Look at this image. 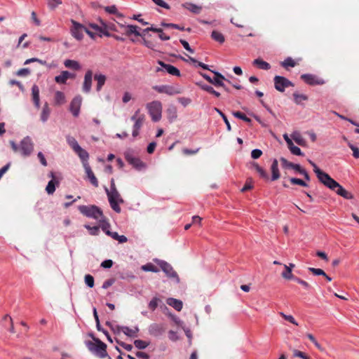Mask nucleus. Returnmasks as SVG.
<instances>
[{
    "mask_svg": "<svg viewBox=\"0 0 359 359\" xmlns=\"http://www.w3.org/2000/svg\"><path fill=\"white\" fill-rule=\"evenodd\" d=\"M92 78L93 72L91 70H88L84 76V81L83 83V91L84 93H89L92 86Z\"/></svg>",
    "mask_w": 359,
    "mask_h": 359,
    "instance_id": "nucleus-18",
    "label": "nucleus"
},
{
    "mask_svg": "<svg viewBox=\"0 0 359 359\" xmlns=\"http://www.w3.org/2000/svg\"><path fill=\"white\" fill-rule=\"evenodd\" d=\"M281 66L285 69L288 67H294L297 65V62L290 57H287L281 62Z\"/></svg>",
    "mask_w": 359,
    "mask_h": 359,
    "instance_id": "nucleus-39",
    "label": "nucleus"
},
{
    "mask_svg": "<svg viewBox=\"0 0 359 359\" xmlns=\"http://www.w3.org/2000/svg\"><path fill=\"white\" fill-rule=\"evenodd\" d=\"M62 4L61 0H50L48 2L49 8L52 10L55 9L57 6Z\"/></svg>",
    "mask_w": 359,
    "mask_h": 359,
    "instance_id": "nucleus-59",
    "label": "nucleus"
},
{
    "mask_svg": "<svg viewBox=\"0 0 359 359\" xmlns=\"http://www.w3.org/2000/svg\"><path fill=\"white\" fill-rule=\"evenodd\" d=\"M84 227L90 231L91 235H97L100 231L99 226H97L91 227L90 225L86 224Z\"/></svg>",
    "mask_w": 359,
    "mask_h": 359,
    "instance_id": "nucleus-54",
    "label": "nucleus"
},
{
    "mask_svg": "<svg viewBox=\"0 0 359 359\" xmlns=\"http://www.w3.org/2000/svg\"><path fill=\"white\" fill-rule=\"evenodd\" d=\"M310 164L313 168V171L316 174L318 179L319 181L325 184L329 179L331 177L326 172L322 171L320 169L318 168V167L316 165V163H314L313 161H309Z\"/></svg>",
    "mask_w": 359,
    "mask_h": 359,
    "instance_id": "nucleus-14",
    "label": "nucleus"
},
{
    "mask_svg": "<svg viewBox=\"0 0 359 359\" xmlns=\"http://www.w3.org/2000/svg\"><path fill=\"white\" fill-rule=\"evenodd\" d=\"M348 147L353 151V156L355 158H359V149L352 144L351 142L348 143Z\"/></svg>",
    "mask_w": 359,
    "mask_h": 359,
    "instance_id": "nucleus-58",
    "label": "nucleus"
},
{
    "mask_svg": "<svg viewBox=\"0 0 359 359\" xmlns=\"http://www.w3.org/2000/svg\"><path fill=\"white\" fill-rule=\"evenodd\" d=\"M201 88L210 94L214 95L215 97H219L220 96V93L213 89V88L208 85H202Z\"/></svg>",
    "mask_w": 359,
    "mask_h": 359,
    "instance_id": "nucleus-43",
    "label": "nucleus"
},
{
    "mask_svg": "<svg viewBox=\"0 0 359 359\" xmlns=\"http://www.w3.org/2000/svg\"><path fill=\"white\" fill-rule=\"evenodd\" d=\"M189 60L194 64H197V66L202 67L204 69L209 70V67L208 65H205L201 62L197 61L195 58L189 56Z\"/></svg>",
    "mask_w": 359,
    "mask_h": 359,
    "instance_id": "nucleus-55",
    "label": "nucleus"
},
{
    "mask_svg": "<svg viewBox=\"0 0 359 359\" xmlns=\"http://www.w3.org/2000/svg\"><path fill=\"white\" fill-rule=\"evenodd\" d=\"M74 152L79 156L83 167H85V165L88 164L89 154L85 149L80 147Z\"/></svg>",
    "mask_w": 359,
    "mask_h": 359,
    "instance_id": "nucleus-24",
    "label": "nucleus"
},
{
    "mask_svg": "<svg viewBox=\"0 0 359 359\" xmlns=\"http://www.w3.org/2000/svg\"><path fill=\"white\" fill-rule=\"evenodd\" d=\"M82 102V97L80 95L76 96L71 102L69 109L73 116L76 117L80 112V108Z\"/></svg>",
    "mask_w": 359,
    "mask_h": 359,
    "instance_id": "nucleus-13",
    "label": "nucleus"
},
{
    "mask_svg": "<svg viewBox=\"0 0 359 359\" xmlns=\"http://www.w3.org/2000/svg\"><path fill=\"white\" fill-rule=\"evenodd\" d=\"M79 210L81 214L87 217H91L95 219H100L103 217L102 211L100 208L95 205H80Z\"/></svg>",
    "mask_w": 359,
    "mask_h": 359,
    "instance_id": "nucleus-2",
    "label": "nucleus"
},
{
    "mask_svg": "<svg viewBox=\"0 0 359 359\" xmlns=\"http://www.w3.org/2000/svg\"><path fill=\"white\" fill-rule=\"evenodd\" d=\"M34 149V144L29 137H25L20 142V151L24 156H29Z\"/></svg>",
    "mask_w": 359,
    "mask_h": 359,
    "instance_id": "nucleus-7",
    "label": "nucleus"
},
{
    "mask_svg": "<svg viewBox=\"0 0 359 359\" xmlns=\"http://www.w3.org/2000/svg\"><path fill=\"white\" fill-rule=\"evenodd\" d=\"M75 74L68 71H62L61 74L55 78V82L57 83L65 84L68 79H74Z\"/></svg>",
    "mask_w": 359,
    "mask_h": 359,
    "instance_id": "nucleus-20",
    "label": "nucleus"
},
{
    "mask_svg": "<svg viewBox=\"0 0 359 359\" xmlns=\"http://www.w3.org/2000/svg\"><path fill=\"white\" fill-rule=\"evenodd\" d=\"M30 74V70L28 68H22L16 72V75L19 76H26Z\"/></svg>",
    "mask_w": 359,
    "mask_h": 359,
    "instance_id": "nucleus-61",
    "label": "nucleus"
},
{
    "mask_svg": "<svg viewBox=\"0 0 359 359\" xmlns=\"http://www.w3.org/2000/svg\"><path fill=\"white\" fill-rule=\"evenodd\" d=\"M95 79L97 81V90L100 91L105 83L106 76L103 74H95Z\"/></svg>",
    "mask_w": 359,
    "mask_h": 359,
    "instance_id": "nucleus-35",
    "label": "nucleus"
},
{
    "mask_svg": "<svg viewBox=\"0 0 359 359\" xmlns=\"http://www.w3.org/2000/svg\"><path fill=\"white\" fill-rule=\"evenodd\" d=\"M116 330L118 332H123L126 336H128L129 337H137V333L139 332L138 327H135L134 328H130L126 326H117Z\"/></svg>",
    "mask_w": 359,
    "mask_h": 359,
    "instance_id": "nucleus-17",
    "label": "nucleus"
},
{
    "mask_svg": "<svg viewBox=\"0 0 359 359\" xmlns=\"http://www.w3.org/2000/svg\"><path fill=\"white\" fill-rule=\"evenodd\" d=\"M67 142L71 148L74 150V151L80 147L76 139L72 136L67 137Z\"/></svg>",
    "mask_w": 359,
    "mask_h": 359,
    "instance_id": "nucleus-40",
    "label": "nucleus"
},
{
    "mask_svg": "<svg viewBox=\"0 0 359 359\" xmlns=\"http://www.w3.org/2000/svg\"><path fill=\"white\" fill-rule=\"evenodd\" d=\"M54 101L56 105L63 104L66 102L65 94L61 91H57L55 93Z\"/></svg>",
    "mask_w": 359,
    "mask_h": 359,
    "instance_id": "nucleus-32",
    "label": "nucleus"
},
{
    "mask_svg": "<svg viewBox=\"0 0 359 359\" xmlns=\"http://www.w3.org/2000/svg\"><path fill=\"white\" fill-rule=\"evenodd\" d=\"M149 343L141 339H136L134 341V345L138 349H144L149 346Z\"/></svg>",
    "mask_w": 359,
    "mask_h": 359,
    "instance_id": "nucleus-42",
    "label": "nucleus"
},
{
    "mask_svg": "<svg viewBox=\"0 0 359 359\" xmlns=\"http://www.w3.org/2000/svg\"><path fill=\"white\" fill-rule=\"evenodd\" d=\"M158 65H160L162 67H163L168 74H171V75H173V76H180V70L176 68L175 67L171 65H169V64H165V62L161 61V60H158Z\"/></svg>",
    "mask_w": 359,
    "mask_h": 359,
    "instance_id": "nucleus-21",
    "label": "nucleus"
},
{
    "mask_svg": "<svg viewBox=\"0 0 359 359\" xmlns=\"http://www.w3.org/2000/svg\"><path fill=\"white\" fill-rule=\"evenodd\" d=\"M180 42L187 51H189L191 53H194V50L190 47L189 43L187 41L184 39H180Z\"/></svg>",
    "mask_w": 359,
    "mask_h": 359,
    "instance_id": "nucleus-62",
    "label": "nucleus"
},
{
    "mask_svg": "<svg viewBox=\"0 0 359 359\" xmlns=\"http://www.w3.org/2000/svg\"><path fill=\"white\" fill-rule=\"evenodd\" d=\"M124 27L126 29L125 32H126V34L127 36H130L131 34H134L137 36H142L143 35L138 31L139 27L136 25H127Z\"/></svg>",
    "mask_w": 359,
    "mask_h": 359,
    "instance_id": "nucleus-27",
    "label": "nucleus"
},
{
    "mask_svg": "<svg viewBox=\"0 0 359 359\" xmlns=\"http://www.w3.org/2000/svg\"><path fill=\"white\" fill-rule=\"evenodd\" d=\"M183 6L191 13L198 14L202 11V7L191 3H185Z\"/></svg>",
    "mask_w": 359,
    "mask_h": 359,
    "instance_id": "nucleus-30",
    "label": "nucleus"
},
{
    "mask_svg": "<svg viewBox=\"0 0 359 359\" xmlns=\"http://www.w3.org/2000/svg\"><path fill=\"white\" fill-rule=\"evenodd\" d=\"M273 81L274 87L279 92H284L286 88L294 86V84L284 76H276Z\"/></svg>",
    "mask_w": 359,
    "mask_h": 359,
    "instance_id": "nucleus-6",
    "label": "nucleus"
},
{
    "mask_svg": "<svg viewBox=\"0 0 359 359\" xmlns=\"http://www.w3.org/2000/svg\"><path fill=\"white\" fill-rule=\"evenodd\" d=\"M167 304L173 307L177 311H180L183 306L182 301L172 297L167 299Z\"/></svg>",
    "mask_w": 359,
    "mask_h": 359,
    "instance_id": "nucleus-28",
    "label": "nucleus"
},
{
    "mask_svg": "<svg viewBox=\"0 0 359 359\" xmlns=\"http://www.w3.org/2000/svg\"><path fill=\"white\" fill-rule=\"evenodd\" d=\"M213 73L215 74V77L212 78L211 83L215 86L225 88V84L223 82L224 80H226L225 77L219 72H213Z\"/></svg>",
    "mask_w": 359,
    "mask_h": 359,
    "instance_id": "nucleus-23",
    "label": "nucleus"
},
{
    "mask_svg": "<svg viewBox=\"0 0 359 359\" xmlns=\"http://www.w3.org/2000/svg\"><path fill=\"white\" fill-rule=\"evenodd\" d=\"M135 355L140 359H149L150 358L147 353L142 351H137Z\"/></svg>",
    "mask_w": 359,
    "mask_h": 359,
    "instance_id": "nucleus-64",
    "label": "nucleus"
},
{
    "mask_svg": "<svg viewBox=\"0 0 359 359\" xmlns=\"http://www.w3.org/2000/svg\"><path fill=\"white\" fill-rule=\"evenodd\" d=\"M149 334L154 337H159L165 332V327L162 324L153 323L148 329Z\"/></svg>",
    "mask_w": 359,
    "mask_h": 359,
    "instance_id": "nucleus-16",
    "label": "nucleus"
},
{
    "mask_svg": "<svg viewBox=\"0 0 359 359\" xmlns=\"http://www.w3.org/2000/svg\"><path fill=\"white\" fill-rule=\"evenodd\" d=\"M294 280L296 281L297 283H298L299 284L302 285L307 290H309L311 288V286L310 285V284H309L306 281H305L299 278L295 277L294 278Z\"/></svg>",
    "mask_w": 359,
    "mask_h": 359,
    "instance_id": "nucleus-50",
    "label": "nucleus"
},
{
    "mask_svg": "<svg viewBox=\"0 0 359 359\" xmlns=\"http://www.w3.org/2000/svg\"><path fill=\"white\" fill-rule=\"evenodd\" d=\"M161 25L165 27L175 28L181 31L185 30L184 27H181L180 25L177 24L162 22Z\"/></svg>",
    "mask_w": 359,
    "mask_h": 359,
    "instance_id": "nucleus-52",
    "label": "nucleus"
},
{
    "mask_svg": "<svg viewBox=\"0 0 359 359\" xmlns=\"http://www.w3.org/2000/svg\"><path fill=\"white\" fill-rule=\"evenodd\" d=\"M262 154V151L260 149H256L252 151L251 156L253 159L259 158Z\"/></svg>",
    "mask_w": 359,
    "mask_h": 359,
    "instance_id": "nucleus-63",
    "label": "nucleus"
},
{
    "mask_svg": "<svg viewBox=\"0 0 359 359\" xmlns=\"http://www.w3.org/2000/svg\"><path fill=\"white\" fill-rule=\"evenodd\" d=\"M101 23L102 25V27L101 28V31L99 32V36H102V35H104L106 36H112V34H111L107 30V25L101 21Z\"/></svg>",
    "mask_w": 359,
    "mask_h": 359,
    "instance_id": "nucleus-56",
    "label": "nucleus"
},
{
    "mask_svg": "<svg viewBox=\"0 0 359 359\" xmlns=\"http://www.w3.org/2000/svg\"><path fill=\"white\" fill-rule=\"evenodd\" d=\"M86 173L87 175L88 178L89 179L90 183L95 187H97L99 185L98 181L94 175L93 172L92 171L89 164L85 165L84 167Z\"/></svg>",
    "mask_w": 359,
    "mask_h": 359,
    "instance_id": "nucleus-22",
    "label": "nucleus"
},
{
    "mask_svg": "<svg viewBox=\"0 0 359 359\" xmlns=\"http://www.w3.org/2000/svg\"><path fill=\"white\" fill-rule=\"evenodd\" d=\"M106 193L108 196L109 202L111 208L116 212H121V208L119 203H123L124 201L121 196L120 194L117 190L109 191L107 188L105 189Z\"/></svg>",
    "mask_w": 359,
    "mask_h": 359,
    "instance_id": "nucleus-5",
    "label": "nucleus"
},
{
    "mask_svg": "<svg viewBox=\"0 0 359 359\" xmlns=\"http://www.w3.org/2000/svg\"><path fill=\"white\" fill-rule=\"evenodd\" d=\"M131 120L135 121L133 128L140 129L144 122L145 115L140 113V109H137L132 116Z\"/></svg>",
    "mask_w": 359,
    "mask_h": 359,
    "instance_id": "nucleus-15",
    "label": "nucleus"
},
{
    "mask_svg": "<svg viewBox=\"0 0 359 359\" xmlns=\"http://www.w3.org/2000/svg\"><path fill=\"white\" fill-rule=\"evenodd\" d=\"M309 271H311L315 276H326L325 272L321 269H316L313 267H309Z\"/></svg>",
    "mask_w": 359,
    "mask_h": 359,
    "instance_id": "nucleus-48",
    "label": "nucleus"
},
{
    "mask_svg": "<svg viewBox=\"0 0 359 359\" xmlns=\"http://www.w3.org/2000/svg\"><path fill=\"white\" fill-rule=\"evenodd\" d=\"M211 37L213 40L219 42V43H223L225 41L224 36L221 32L216 30L212 31Z\"/></svg>",
    "mask_w": 359,
    "mask_h": 359,
    "instance_id": "nucleus-36",
    "label": "nucleus"
},
{
    "mask_svg": "<svg viewBox=\"0 0 359 359\" xmlns=\"http://www.w3.org/2000/svg\"><path fill=\"white\" fill-rule=\"evenodd\" d=\"M64 65L67 68L72 69L74 70H79L81 68L79 63L76 60H66L64 62Z\"/></svg>",
    "mask_w": 359,
    "mask_h": 359,
    "instance_id": "nucleus-34",
    "label": "nucleus"
},
{
    "mask_svg": "<svg viewBox=\"0 0 359 359\" xmlns=\"http://www.w3.org/2000/svg\"><path fill=\"white\" fill-rule=\"evenodd\" d=\"M280 161L282 163V165L285 168H292L295 170L297 172H299L302 169V167L299 164H294L286 160L285 158H281Z\"/></svg>",
    "mask_w": 359,
    "mask_h": 359,
    "instance_id": "nucleus-29",
    "label": "nucleus"
},
{
    "mask_svg": "<svg viewBox=\"0 0 359 359\" xmlns=\"http://www.w3.org/2000/svg\"><path fill=\"white\" fill-rule=\"evenodd\" d=\"M280 315L286 320L289 321L290 323L295 325H298V323H297V321L295 320V319L293 318L292 316L291 315H286L283 312H280Z\"/></svg>",
    "mask_w": 359,
    "mask_h": 359,
    "instance_id": "nucleus-51",
    "label": "nucleus"
},
{
    "mask_svg": "<svg viewBox=\"0 0 359 359\" xmlns=\"http://www.w3.org/2000/svg\"><path fill=\"white\" fill-rule=\"evenodd\" d=\"M271 180L275 181L277 180L280 177V172L278 170V161L276 159H274L272 162L271 166Z\"/></svg>",
    "mask_w": 359,
    "mask_h": 359,
    "instance_id": "nucleus-26",
    "label": "nucleus"
},
{
    "mask_svg": "<svg viewBox=\"0 0 359 359\" xmlns=\"http://www.w3.org/2000/svg\"><path fill=\"white\" fill-rule=\"evenodd\" d=\"M215 110L222 117V120H224V123H226L227 130L230 131L231 130V127L226 115L217 108H215Z\"/></svg>",
    "mask_w": 359,
    "mask_h": 359,
    "instance_id": "nucleus-46",
    "label": "nucleus"
},
{
    "mask_svg": "<svg viewBox=\"0 0 359 359\" xmlns=\"http://www.w3.org/2000/svg\"><path fill=\"white\" fill-rule=\"evenodd\" d=\"M293 355L294 357L301 358L302 359H311L310 357L307 356L304 352L297 349H293Z\"/></svg>",
    "mask_w": 359,
    "mask_h": 359,
    "instance_id": "nucleus-53",
    "label": "nucleus"
},
{
    "mask_svg": "<svg viewBox=\"0 0 359 359\" xmlns=\"http://www.w3.org/2000/svg\"><path fill=\"white\" fill-rule=\"evenodd\" d=\"M32 95L34 105L36 108L40 107L39 88L36 85H34L32 88Z\"/></svg>",
    "mask_w": 359,
    "mask_h": 359,
    "instance_id": "nucleus-25",
    "label": "nucleus"
},
{
    "mask_svg": "<svg viewBox=\"0 0 359 359\" xmlns=\"http://www.w3.org/2000/svg\"><path fill=\"white\" fill-rule=\"evenodd\" d=\"M294 101L297 104H301L303 101L308 100V96L298 93H293Z\"/></svg>",
    "mask_w": 359,
    "mask_h": 359,
    "instance_id": "nucleus-37",
    "label": "nucleus"
},
{
    "mask_svg": "<svg viewBox=\"0 0 359 359\" xmlns=\"http://www.w3.org/2000/svg\"><path fill=\"white\" fill-rule=\"evenodd\" d=\"M290 181L292 184H297L302 187H308V184L304 181L299 178L292 177L290 179Z\"/></svg>",
    "mask_w": 359,
    "mask_h": 359,
    "instance_id": "nucleus-49",
    "label": "nucleus"
},
{
    "mask_svg": "<svg viewBox=\"0 0 359 359\" xmlns=\"http://www.w3.org/2000/svg\"><path fill=\"white\" fill-rule=\"evenodd\" d=\"M50 114V109L48 107V103H45V104L42 109V111L41 113V117H40L41 120L43 122H46L48 119Z\"/></svg>",
    "mask_w": 359,
    "mask_h": 359,
    "instance_id": "nucleus-33",
    "label": "nucleus"
},
{
    "mask_svg": "<svg viewBox=\"0 0 359 359\" xmlns=\"http://www.w3.org/2000/svg\"><path fill=\"white\" fill-rule=\"evenodd\" d=\"M48 176L51 177L52 180L48 182L46 187V191L48 194H53L55 191V186L59 184V181L55 179L53 172H50Z\"/></svg>",
    "mask_w": 359,
    "mask_h": 359,
    "instance_id": "nucleus-19",
    "label": "nucleus"
},
{
    "mask_svg": "<svg viewBox=\"0 0 359 359\" xmlns=\"http://www.w3.org/2000/svg\"><path fill=\"white\" fill-rule=\"evenodd\" d=\"M159 302H160V299L158 298L154 297L149 303V305H148L149 309L151 311H154L157 308Z\"/></svg>",
    "mask_w": 359,
    "mask_h": 359,
    "instance_id": "nucleus-47",
    "label": "nucleus"
},
{
    "mask_svg": "<svg viewBox=\"0 0 359 359\" xmlns=\"http://www.w3.org/2000/svg\"><path fill=\"white\" fill-rule=\"evenodd\" d=\"M324 185L346 199H352L353 198V195L351 192L346 191L332 177Z\"/></svg>",
    "mask_w": 359,
    "mask_h": 359,
    "instance_id": "nucleus-4",
    "label": "nucleus"
},
{
    "mask_svg": "<svg viewBox=\"0 0 359 359\" xmlns=\"http://www.w3.org/2000/svg\"><path fill=\"white\" fill-rule=\"evenodd\" d=\"M253 166L262 178L266 180H269V175L267 172L262 168H261L257 163H254Z\"/></svg>",
    "mask_w": 359,
    "mask_h": 359,
    "instance_id": "nucleus-38",
    "label": "nucleus"
},
{
    "mask_svg": "<svg viewBox=\"0 0 359 359\" xmlns=\"http://www.w3.org/2000/svg\"><path fill=\"white\" fill-rule=\"evenodd\" d=\"M158 264L163 270V271L170 278H176L177 281H179V277L176 271L173 269L172 266L168 262L161 260L158 261Z\"/></svg>",
    "mask_w": 359,
    "mask_h": 359,
    "instance_id": "nucleus-9",
    "label": "nucleus"
},
{
    "mask_svg": "<svg viewBox=\"0 0 359 359\" xmlns=\"http://www.w3.org/2000/svg\"><path fill=\"white\" fill-rule=\"evenodd\" d=\"M142 269L144 271H151L155 273L158 271V268L151 263L143 265L142 266Z\"/></svg>",
    "mask_w": 359,
    "mask_h": 359,
    "instance_id": "nucleus-45",
    "label": "nucleus"
},
{
    "mask_svg": "<svg viewBox=\"0 0 359 359\" xmlns=\"http://www.w3.org/2000/svg\"><path fill=\"white\" fill-rule=\"evenodd\" d=\"M85 283L89 287H93L94 286V278L90 274L86 275Z\"/></svg>",
    "mask_w": 359,
    "mask_h": 359,
    "instance_id": "nucleus-57",
    "label": "nucleus"
},
{
    "mask_svg": "<svg viewBox=\"0 0 359 359\" xmlns=\"http://www.w3.org/2000/svg\"><path fill=\"white\" fill-rule=\"evenodd\" d=\"M86 346L90 351L100 358L102 359L108 356L107 345L97 338H94L93 341H88L86 342Z\"/></svg>",
    "mask_w": 359,
    "mask_h": 359,
    "instance_id": "nucleus-1",
    "label": "nucleus"
},
{
    "mask_svg": "<svg viewBox=\"0 0 359 359\" xmlns=\"http://www.w3.org/2000/svg\"><path fill=\"white\" fill-rule=\"evenodd\" d=\"M72 27L71 28L72 35L77 40H81L83 37V32L86 31V27L72 20Z\"/></svg>",
    "mask_w": 359,
    "mask_h": 359,
    "instance_id": "nucleus-8",
    "label": "nucleus"
},
{
    "mask_svg": "<svg viewBox=\"0 0 359 359\" xmlns=\"http://www.w3.org/2000/svg\"><path fill=\"white\" fill-rule=\"evenodd\" d=\"M285 271L282 273L281 276L283 278L287 280H294L295 276L292 273L291 269L290 267H287V265H284Z\"/></svg>",
    "mask_w": 359,
    "mask_h": 359,
    "instance_id": "nucleus-41",
    "label": "nucleus"
},
{
    "mask_svg": "<svg viewBox=\"0 0 359 359\" xmlns=\"http://www.w3.org/2000/svg\"><path fill=\"white\" fill-rule=\"evenodd\" d=\"M125 158L129 164L132 165L138 170H141L145 168V164L139 158L134 156L129 152L126 153Z\"/></svg>",
    "mask_w": 359,
    "mask_h": 359,
    "instance_id": "nucleus-12",
    "label": "nucleus"
},
{
    "mask_svg": "<svg viewBox=\"0 0 359 359\" xmlns=\"http://www.w3.org/2000/svg\"><path fill=\"white\" fill-rule=\"evenodd\" d=\"M233 115L235 117L245 121L246 123H251V119L250 118L247 117L245 116V114H244L243 113H242L241 111H233Z\"/></svg>",
    "mask_w": 359,
    "mask_h": 359,
    "instance_id": "nucleus-44",
    "label": "nucleus"
},
{
    "mask_svg": "<svg viewBox=\"0 0 359 359\" xmlns=\"http://www.w3.org/2000/svg\"><path fill=\"white\" fill-rule=\"evenodd\" d=\"M301 79L310 86L323 85L325 83L323 79L311 74L301 75Z\"/></svg>",
    "mask_w": 359,
    "mask_h": 359,
    "instance_id": "nucleus-10",
    "label": "nucleus"
},
{
    "mask_svg": "<svg viewBox=\"0 0 359 359\" xmlns=\"http://www.w3.org/2000/svg\"><path fill=\"white\" fill-rule=\"evenodd\" d=\"M146 107L154 122L161 120L162 116V104L160 101L155 100L147 104Z\"/></svg>",
    "mask_w": 359,
    "mask_h": 359,
    "instance_id": "nucleus-3",
    "label": "nucleus"
},
{
    "mask_svg": "<svg viewBox=\"0 0 359 359\" xmlns=\"http://www.w3.org/2000/svg\"><path fill=\"white\" fill-rule=\"evenodd\" d=\"M253 65L261 69L268 70L271 68V65L269 63L264 61L260 58L255 59L253 61Z\"/></svg>",
    "mask_w": 359,
    "mask_h": 359,
    "instance_id": "nucleus-31",
    "label": "nucleus"
},
{
    "mask_svg": "<svg viewBox=\"0 0 359 359\" xmlns=\"http://www.w3.org/2000/svg\"><path fill=\"white\" fill-rule=\"evenodd\" d=\"M100 222L101 223V228L102 229L103 231H106L107 229H109L110 227V224L109 222H107L105 219H104V217L103 216L102 218L100 219H99Z\"/></svg>",
    "mask_w": 359,
    "mask_h": 359,
    "instance_id": "nucleus-60",
    "label": "nucleus"
},
{
    "mask_svg": "<svg viewBox=\"0 0 359 359\" xmlns=\"http://www.w3.org/2000/svg\"><path fill=\"white\" fill-rule=\"evenodd\" d=\"M153 89L159 93H165L168 95H174L181 93L180 90L175 86L168 85L155 86L153 87Z\"/></svg>",
    "mask_w": 359,
    "mask_h": 359,
    "instance_id": "nucleus-11",
    "label": "nucleus"
}]
</instances>
